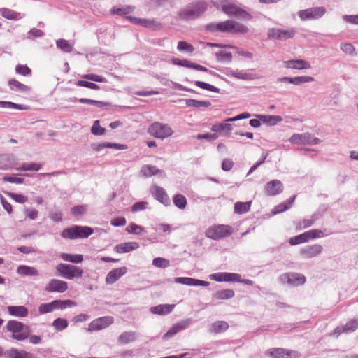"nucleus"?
Returning <instances> with one entry per match:
<instances>
[{"mask_svg": "<svg viewBox=\"0 0 358 358\" xmlns=\"http://www.w3.org/2000/svg\"><path fill=\"white\" fill-rule=\"evenodd\" d=\"M208 4L205 1H199L192 3L181 9L178 17L182 20H193L201 16L207 10Z\"/></svg>", "mask_w": 358, "mask_h": 358, "instance_id": "nucleus-1", "label": "nucleus"}, {"mask_svg": "<svg viewBox=\"0 0 358 358\" xmlns=\"http://www.w3.org/2000/svg\"><path fill=\"white\" fill-rule=\"evenodd\" d=\"M6 328L8 331L12 334L11 338L17 341L27 340L31 331L29 326L15 320H9Z\"/></svg>", "mask_w": 358, "mask_h": 358, "instance_id": "nucleus-2", "label": "nucleus"}, {"mask_svg": "<svg viewBox=\"0 0 358 358\" xmlns=\"http://www.w3.org/2000/svg\"><path fill=\"white\" fill-rule=\"evenodd\" d=\"M94 232L92 228L87 226L73 225L71 227L64 229L61 236L65 239L86 238Z\"/></svg>", "mask_w": 358, "mask_h": 358, "instance_id": "nucleus-3", "label": "nucleus"}, {"mask_svg": "<svg viewBox=\"0 0 358 358\" xmlns=\"http://www.w3.org/2000/svg\"><path fill=\"white\" fill-rule=\"evenodd\" d=\"M221 10L227 15L235 17L243 20H251L252 15L245 10L233 3H229L227 0L220 1Z\"/></svg>", "mask_w": 358, "mask_h": 358, "instance_id": "nucleus-4", "label": "nucleus"}, {"mask_svg": "<svg viewBox=\"0 0 358 358\" xmlns=\"http://www.w3.org/2000/svg\"><path fill=\"white\" fill-rule=\"evenodd\" d=\"M148 132L152 136L162 140L171 136L174 133L169 124L159 122L152 123L148 128Z\"/></svg>", "mask_w": 358, "mask_h": 358, "instance_id": "nucleus-5", "label": "nucleus"}, {"mask_svg": "<svg viewBox=\"0 0 358 358\" xmlns=\"http://www.w3.org/2000/svg\"><path fill=\"white\" fill-rule=\"evenodd\" d=\"M56 270L62 277L67 280L80 278L83 276V269L77 266L67 264H59L56 266Z\"/></svg>", "mask_w": 358, "mask_h": 358, "instance_id": "nucleus-6", "label": "nucleus"}, {"mask_svg": "<svg viewBox=\"0 0 358 358\" xmlns=\"http://www.w3.org/2000/svg\"><path fill=\"white\" fill-rule=\"evenodd\" d=\"M76 303L71 300H54L52 302L42 303L38 307V313L41 315L52 313L55 310L65 309L67 307L75 306Z\"/></svg>", "mask_w": 358, "mask_h": 358, "instance_id": "nucleus-7", "label": "nucleus"}, {"mask_svg": "<svg viewBox=\"0 0 358 358\" xmlns=\"http://www.w3.org/2000/svg\"><path fill=\"white\" fill-rule=\"evenodd\" d=\"M296 31L294 28L277 29L271 28L268 30L267 36L271 39H276L279 41H286L294 37Z\"/></svg>", "mask_w": 358, "mask_h": 358, "instance_id": "nucleus-8", "label": "nucleus"}, {"mask_svg": "<svg viewBox=\"0 0 358 358\" xmlns=\"http://www.w3.org/2000/svg\"><path fill=\"white\" fill-rule=\"evenodd\" d=\"M327 12L323 6L313 7L298 12V15L303 21L317 20L322 17Z\"/></svg>", "mask_w": 358, "mask_h": 358, "instance_id": "nucleus-9", "label": "nucleus"}, {"mask_svg": "<svg viewBox=\"0 0 358 358\" xmlns=\"http://www.w3.org/2000/svg\"><path fill=\"white\" fill-rule=\"evenodd\" d=\"M231 228L226 225H218L210 227L206 231V236L213 240H218L229 236Z\"/></svg>", "mask_w": 358, "mask_h": 358, "instance_id": "nucleus-10", "label": "nucleus"}, {"mask_svg": "<svg viewBox=\"0 0 358 358\" xmlns=\"http://www.w3.org/2000/svg\"><path fill=\"white\" fill-rule=\"evenodd\" d=\"M289 141L293 144L303 145H317L321 142V140L311 135L309 133L294 134L289 139Z\"/></svg>", "mask_w": 358, "mask_h": 358, "instance_id": "nucleus-11", "label": "nucleus"}, {"mask_svg": "<svg viewBox=\"0 0 358 358\" xmlns=\"http://www.w3.org/2000/svg\"><path fill=\"white\" fill-rule=\"evenodd\" d=\"M223 27L224 32H229L234 34H245L249 31L245 25L233 20L224 21Z\"/></svg>", "mask_w": 358, "mask_h": 358, "instance_id": "nucleus-12", "label": "nucleus"}, {"mask_svg": "<svg viewBox=\"0 0 358 358\" xmlns=\"http://www.w3.org/2000/svg\"><path fill=\"white\" fill-rule=\"evenodd\" d=\"M265 355L273 358H297L299 357V353L296 351L279 348L269 349L266 351Z\"/></svg>", "mask_w": 358, "mask_h": 358, "instance_id": "nucleus-13", "label": "nucleus"}, {"mask_svg": "<svg viewBox=\"0 0 358 358\" xmlns=\"http://www.w3.org/2000/svg\"><path fill=\"white\" fill-rule=\"evenodd\" d=\"M279 280L282 283H287L291 286L301 285L306 281L303 275L295 273H283L279 277Z\"/></svg>", "mask_w": 358, "mask_h": 358, "instance_id": "nucleus-14", "label": "nucleus"}, {"mask_svg": "<svg viewBox=\"0 0 358 358\" xmlns=\"http://www.w3.org/2000/svg\"><path fill=\"white\" fill-rule=\"evenodd\" d=\"M114 319L111 316H104L94 320L90 322L88 327L89 331H99L111 325Z\"/></svg>", "mask_w": 358, "mask_h": 358, "instance_id": "nucleus-15", "label": "nucleus"}, {"mask_svg": "<svg viewBox=\"0 0 358 358\" xmlns=\"http://www.w3.org/2000/svg\"><path fill=\"white\" fill-rule=\"evenodd\" d=\"M322 250L323 248L321 245L314 244L302 248L300 250L299 253L306 259H311L321 254Z\"/></svg>", "mask_w": 358, "mask_h": 358, "instance_id": "nucleus-16", "label": "nucleus"}, {"mask_svg": "<svg viewBox=\"0 0 358 358\" xmlns=\"http://www.w3.org/2000/svg\"><path fill=\"white\" fill-rule=\"evenodd\" d=\"M68 289V283L65 281L52 279L46 285L45 290L49 292L64 293Z\"/></svg>", "mask_w": 358, "mask_h": 358, "instance_id": "nucleus-17", "label": "nucleus"}, {"mask_svg": "<svg viewBox=\"0 0 358 358\" xmlns=\"http://www.w3.org/2000/svg\"><path fill=\"white\" fill-rule=\"evenodd\" d=\"M210 279L217 282H236L241 280V275L238 273L222 272L211 274Z\"/></svg>", "mask_w": 358, "mask_h": 358, "instance_id": "nucleus-18", "label": "nucleus"}, {"mask_svg": "<svg viewBox=\"0 0 358 358\" xmlns=\"http://www.w3.org/2000/svg\"><path fill=\"white\" fill-rule=\"evenodd\" d=\"M192 323L190 318L182 320L175 324H173L169 331L163 336V340H168L169 338L173 336L178 331L185 329Z\"/></svg>", "mask_w": 358, "mask_h": 358, "instance_id": "nucleus-19", "label": "nucleus"}, {"mask_svg": "<svg viewBox=\"0 0 358 358\" xmlns=\"http://www.w3.org/2000/svg\"><path fill=\"white\" fill-rule=\"evenodd\" d=\"M16 158L12 154L0 155V169L3 171L15 169L17 165Z\"/></svg>", "mask_w": 358, "mask_h": 358, "instance_id": "nucleus-20", "label": "nucleus"}, {"mask_svg": "<svg viewBox=\"0 0 358 358\" xmlns=\"http://www.w3.org/2000/svg\"><path fill=\"white\" fill-rule=\"evenodd\" d=\"M314 81V78L312 76H303L296 77H282L278 79V83H289L294 85H301L303 83Z\"/></svg>", "mask_w": 358, "mask_h": 358, "instance_id": "nucleus-21", "label": "nucleus"}, {"mask_svg": "<svg viewBox=\"0 0 358 358\" xmlns=\"http://www.w3.org/2000/svg\"><path fill=\"white\" fill-rule=\"evenodd\" d=\"M283 190V185L279 180H273L266 183L264 191L268 196H275L281 193Z\"/></svg>", "mask_w": 358, "mask_h": 358, "instance_id": "nucleus-22", "label": "nucleus"}, {"mask_svg": "<svg viewBox=\"0 0 358 358\" xmlns=\"http://www.w3.org/2000/svg\"><path fill=\"white\" fill-rule=\"evenodd\" d=\"M358 328V317L352 319L348 321L345 325L337 327L334 332L333 335L338 336L342 333H350L353 332Z\"/></svg>", "mask_w": 358, "mask_h": 358, "instance_id": "nucleus-23", "label": "nucleus"}, {"mask_svg": "<svg viewBox=\"0 0 358 358\" xmlns=\"http://www.w3.org/2000/svg\"><path fill=\"white\" fill-rule=\"evenodd\" d=\"M283 64L287 69L296 70L309 69L311 68L310 62L304 59H292L284 61Z\"/></svg>", "mask_w": 358, "mask_h": 358, "instance_id": "nucleus-24", "label": "nucleus"}, {"mask_svg": "<svg viewBox=\"0 0 358 358\" xmlns=\"http://www.w3.org/2000/svg\"><path fill=\"white\" fill-rule=\"evenodd\" d=\"M174 282L178 284H182L188 286H203L208 287L210 283L207 281L194 279L187 277H178L174 279Z\"/></svg>", "mask_w": 358, "mask_h": 358, "instance_id": "nucleus-25", "label": "nucleus"}, {"mask_svg": "<svg viewBox=\"0 0 358 358\" xmlns=\"http://www.w3.org/2000/svg\"><path fill=\"white\" fill-rule=\"evenodd\" d=\"M151 192L155 196V198L159 201L160 203H163L165 206H169L171 203L170 199L165 192V190L155 185L151 189Z\"/></svg>", "mask_w": 358, "mask_h": 358, "instance_id": "nucleus-26", "label": "nucleus"}, {"mask_svg": "<svg viewBox=\"0 0 358 358\" xmlns=\"http://www.w3.org/2000/svg\"><path fill=\"white\" fill-rule=\"evenodd\" d=\"M127 271L126 267H120L110 271L106 278V282L108 285H112L117 281Z\"/></svg>", "mask_w": 358, "mask_h": 358, "instance_id": "nucleus-27", "label": "nucleus"}, {"mask_svg": "<svg viewBox=\"0 0 358 358\" xmlns=\"http://www.w3.org/2000/svg\"><path fill=\"white\" fill-rule=\"evenodd\" d=\"M5 358H34V355L25 350H18L15 348H10L3 352Z\"/></svg>", "mask_w": 358, "mask_h": 358, "instance_id": "nucleus-28", "label": "nucleus"}, {"mask_svg": "<svg viewBox=\"0 0 358 358\" xmlns=\"http://www.w3.org/2000/svg\"><path fill=\"white\" fill-rule=\"evenodd\" d=\"M224 73L228 76H231L234 78L243 80H251L257 78V76L254 73H247L243 71L226 70Z\"/></svg>", "mask_w": 358, "mask_h": 358, "instance_id": "nucleus-29", "label": "nucleus"}, {"mask_svg": "<svg viewBox=\"0 0 358 358\" xmlns=\"http://www.w3.org/2000/svg\"><path fill=\"white\" fill-rule=\"evenodd\" d=\"M138 248L139 244L136 242H126L115 245L114 250L117 253H124L135 250Z\"/></svg>", "mask_w": 358, "mask_h": 358, "instance_id": "nucleus-30", "label": "nucleus"}, {"mask_svg": "<svg viewBox=\"0 0 358 358\" xmlns=\"http://www.w3.org/2000/svg\"><path fill=\"white\" fill-rule=\"evenodd\" d=\"M16 272L18 275L25 276H37L39 275L38 271L35 268L26 265H20L17 268Z\"/></svg>", "mask_w": 358, "mask_h": 358, "instance_id": "nucleus-31", "label": "nucleus"}, {"mask_svg": "<svg viewBox=\"0 0 358 358\" xmlns=\"http://www.w3.org/2000/svg\"><path fill=\"white\" fill-rule=\"evenodd\" d=\"M8 311L12 316L24 317L28 315V309L23 306H10Z\"/></svg>", "mask_w": 358, "mask_h": 358, "instance_id": "nucleus-32", "label": "nucleus"}, {"mask_svg": "<svg viewBox=\"0 0 358 358\" xmlns=\"http://www.w3.org/2000/svg\"><path fill=\"white\" fill-rule=\"evenodd\" d=\"M175 305L162 304L151 307L150 310L153 314L164 315L171 313Z\"/></svg>", "mask_w": 358, "mask_h": 358, "instance_id": "nucleus-33", "label": "nucleus"}, {"mask_svg": "<svg viewBox=\"0 0 358 358\" xmlns=\"http://www.w3.org/2000/svg\"><path fill=\"white\" fill-rule=\"evenodd\" d=\"M255 116L263 123L268 124L269 125H275L278 122L282 121V118L279 115H255Z\"/></svg>", "mask_w": 358, "mask_h": 358, "instance_id": "nucleus-34", "label": "nucleus"}, {"mask_svg": "<svg viewBox=\"0 0 358 358\" xmlns=\"http://www.w3.org/2000/svg\"><path fill=\"white\" fill-rule=\"evenodd\" d=\"M0 14L8 20H19L24 17V14L15 12L8 8H1Z\"/></svg>", "mask_w": 358, "mask_h": 358, "instance_id": "nucleus-35", "label": "nucleus"}, {"mask_svg": "<svg viewBox=\"0 0 358 358\" xmlns=\"http://www.w3.org/2000/svg\"><path fill=\"white\" fill-rule=\"evenodd\" d=\"M234 292L232 289H222L216 292L213 294V299L216 300H225L229 299L234 296Z\"/></svg>", "mask_w": 358, "mask_h": 358, "instance_id": "nucleus-36", "label": "nucleus"}, {"mask_svg": "<svg viewBox=\"0 0 358 358\" xmlns=\"http://www.w3.org/2000/svg\"><path fill=\"white\" fill-rule=\"evenodd\" d=\"M295 199H296V195H294L292 197L289 199L286 202L282 203L279 204L278 206H275L272 210L273 214L275 215V214H278L280 213H282V212L287 210V209H289V208H291Z\"/></svg>", "mask_w": 358, "mask_h": 358, "instance_id": "nucleus-37", "label": "nucleus"}, {"mask_svg": "<svg viewBox=\"0 0 358 358\" xmlns=\"http://www.w3.org/2000/svg\"><path fill=\"white\" fill-rule=\"evenodd\" d=\"M137 334L134 331H124L118 337V341L122 344H127L136 341Z\"/></svg>", "mask_w": 358, "mask_h": 358, "instance_id": "nucleus-38", "label": "nucleus"}, {"mask_svg": "<svg viewBox=\"0 0 358 358\" xmlns=\"http://www.w3.org/2000/svg\"><path fill=\"white\" fill-rule=\"evenodd\" d=\"M42 166L41 164L31 162V163H22L20 167L15 168L16 171H37L41 169Z\"/></svg>", "mask_w": 358, "mask_h": 358, "instance_id": "nucleus-39", "label": "nucleus"}, {"mask_svg": "<svg viewBox=\"0 0 358 358\" xmlns=\"http://www.w3.org/2000/svg\"><path fill=\"white\" fill-rule=\"evenodd\" d=\"M60 257L64 261L72 262L74 264L80 263L83 260V255L80 254L72 255L68 253H62L60 255Z\"/></svg>", "mask_w": 358, "mask_h": 358, "instance_id": "nucleus-40", "label": "nucleus"}, {"mask_svg": "<svg viewBox=\"0 0 358 358\" xmlns=\"http://www.w3.org/2000/svg\"><path fill=\"white\" fill-rule=\"evenodd\" d=\"M251 207V201L236 202L234 204V213L236 214H244L248 212Z\"/></svg>", "mask_w": 358, "mask_h": 358, "instance_id": "nucleus-41", "label": "nucleus"}, {"mask_svg": "<svg viewBox=\"0 0 358 358\" xmlns=\"http://www.w3.org/2000/svg\"><path fill=\"white\" fill-rule=\"evenodd\" d=\"M185 103L189 107L194 108H208L211 106V103L207 101H198L195 99H188L185 100Z\"/></svg>", "mask_w": 358, "mask_h": 358, "instance_id": "nucleus-42", "label": "nucleus"}, {"mask_svg": "<svg viewBox=\"0 0 358 358\" xmlns=\"http://www.w3.org/2000/svg\"><path fill=\"white\" fill-rule=\"evenodd\" d=\"M8 85L11 90H17L20 92H25L29 91L30 90V88L28 86L20 83L19 81L15 79L10 80L8 82Z\"/></svg>", "mask_w": 358, "mask_h": 358, "instance_id": "nucleus-43", "label": "nucleus"}, {"mask_svg": "<svg viewBox=\"0 0 358 358\" xmlns=\"http://www.w3.org/2000/svg\"><path fill=\"white\" fill-rule=\"evenodd\" d=\"M135 8L133 6H124L122 7H113L111 10V13L113 14H116L118 15H124L129 13H132L134 10Z\"/></svg>", "mask_w": 358, "mask_h": 358, "instance_id": "nucleus-44", "label": "nucleus"}, {"mask_svg": "<svg viewBox=\"0 0 358 358\" xmlns=\"http://www.w3.org/2000/svg\"><path fill=\"white\" fill-rule=\"evenodd\" d=\"M141 26L152 30H158L162 27L159 22L148 19H142Z\"/></svg>", "mask_w": 358, "mask_h": 358, "instance_id": "nucleus-45", "label": "nucleus"}, {"mask_svg": "<svg viewBox=\"0 0 358 358\" xmlns=\"http://www.w3.org/2000/svg\"><path fill=\"white\" fill-rule=\"evenodd\" d=\"M229 328V324L224 321H218L211 324L210 331L214 333H220L224 331Z\"/></svg>", "mask_w": 358, "mask_h": 358, "instance_id": "nucleus-46", "label": "nucleus"}, {"mask_svg": "<svg viewBox=\"0 0 358 358\" xmlns=\"http://www.w3.org/2000/svg\"><path fill=\"white\" fill-rule=\"evenodd\" d=\"M69 322L67 320L64 318H57L55 319L52 323V326L55 331H61L68 327Z\"/></svg>", "mask_w": 358, "mask_h": 358, "instance_id": "nucleus-47", "label": "nucleus"}, {"mask_svg": "<svg viewBox=\"0 0 358 358\" xmlns=\"http://www.w3.org/2000/svg\"><path fill=\"white\" fill-rule=\"evenodd\" d=\"M56 45L62 52L69 53L73 50V45L65 39H58L56 41Z\"/></svg>", "mask_w": 358, "mask_h": 358, "instance_id": "nucleus-48", "label": "nucleus"}, {"mask_svg": "<svg viewBox=\"0 0 358 358\" xmlns=\"http://www.w3.org/2000/svg\"><path fill=\"white\" fill-rule=\"evenodd\" d=\"M159 171V170L156 166L152 165H145L141 170V173L146 177L156 175Z\"/></svg>", "mask_w": 358, "mask_h": 358, "instance_id": "nucleus-49", "label": "nucleus"}, {"mask_svg": "<svg viewBox=\"0 0 358 358\" xmlns=\"http://www.w3.org/2000/svg\"><path fill=\"white\" fill-rule=\"evenodd\" d=\"M173 202L179 209H185L187 206V199L182 194H176L173 199Z\"/></svg>", "mask_w": 358, "mask_h": 358, "instance_id": "nucleus-50", "label": "nucleus"}, {"mask_svg": "<svg viewBox=\"0 0 358 358\" xmlns=\"http://www.w3.org/2000/svg\"><path fill=\"white\" fill-rule=\"evenodd\" d=\"M224 22H212L206 25V30L210 32L220 31L224 32Z\"/></svg>", "mask_w": 358, "mask_h": 358, "instance_id": "nucleus-51", "label": "nucleus"}, {"mask_svg": "<svg viewBox=\"0 0 358 358\" xmlns=\"http://www.w3.org/2000/svg\"><path fill=\"white\" fill-rule=\"evenodd\" d=\"M152 265L160 268H165L169 266V259L162 257H156L152 260Z\"/></svg>", "mask_w": 358, "mask_h": 358, "instance_id": "nucleus-52", "label": "nucleus"}, {"mask_svg": "<svg viewBox=\"0 0 358 358\" xmlns=\"http://www.w3.org/2000/svg\"><path fill=\"white\" fill-rule=\"evenodd\" d=\"M2 181L3 182H11L15 184H22L24 182V179L22 178L17 177L15 174L10 175V176H4L2 178Z\"/></svg>", "mask_w": 358, "mask_h": 358, "instance_id": "nucleus-53", "label": "nucleus"}, {"mask_svg": "<svg viewBox=\"0 0 358 358\" xmlns=\"http://www.w3.org/2000/svg\"><path fill=\"white\" fill-rule=\"evenodd\" d=\"M78 101L80 103H87V104L94 105L96 107H103V106H107L110 105V103H108V102H103V101H96V100L85 99V98H81V99H78Z\"/></svg>", "mask_w": 358, "mask_h": 358, "instance_id": "nucleus-54", "label": "nucleus"}, {"mask_svg": "<svg viewBox=\"0 0 358 358\" xmlns=\"http://www.w3.org/2000/svg\"><path fill=\"white\" fill-rule=\"evenodd\" d=\"M194 84L196 86H197L200 88H202V89L210 91V92H213L218 93L220 90L219 88H217L210 84L204 83L203 81L197 80V81H195Z\"/></svg>", "mask_w": 358, "mask_h": 358, "instance_id": "nucleus-55", "label": "nucleus"}, {"mask_svg": "<svg viewBox=\"0 0 358 358\" xmlns=\"http://www.w3.org/2000/svg\"><path fill=\"white\" fill-rule=\"evenodd\" d=\"M215 57L218 62L226 61L228 62H231L232 60V55L231 52L220 51L215 53Z\"/></svg>", "mask_w": 358, "mask_h": 358, "instance_id": "nucleus-56", "label": "nucleus"}, {"mask_svg": "<svg viewBox=\"0 0 358 358\" xmlns=\"http://www.w3.org/2000/svg\"><path fill=\"white\" fill-rule=\"evenodd\" d=\"M177 48L179 51L187 52L189 53H192L194 50L193 45L186 41H179Z\"/></svg>", "mask_w": 358, "mask_h": 358, "instance_id": "nucleus-57", "label": "nucleus"}, {"mask_svg": "<svg viewBox=\"0 0 358 358\" xmlns=\"http://www.w3.org/2000/svg\"><path fill=\"white\" fill-rule=\"evenodd\" d=\"M231 124L228 123H222L220 124L213 125L211 129L213 131L219 132V131H226L230 132L231 130Z\"/></svg>", "mask_w": 358, "mask_h": 358, "instance_id": "nucleus-58", "label": "nucleus"}, {"mask_svg": "<svg viewBox=\"0 0 358 358\" xmlns=\"http://www.w3.org/2000/svg\"><path fill=\"white\" fill-rule=\"evenodd\" d=\"M106 129L100 126L99 121H94L92 129L91 132L96 136H101L105 134Z\"/></svg>", "mask_w": 358, "mask_h": 358, "instance_id": "nucleus-59", "label": "nucleus"}, {"mask_svg": "<svg viewBox=\"0 0 358 358\" xmlns=\"http://www.w3.org/2000/svg\"><path fill=\"white\" fill-rule=\"evenodd\" d=\"M307 241H307L306 234H305V233H303L300 235H298V236L291 238L289 241V243L291 245H295L303 243H305Z\"/></svg>", "mask_w": 358, "mask_h": 358, "instance_id": "nucleus-60", "label": "nucleus"}, {"mask_svg": "<svg viewBox=\"0 0 358 358\" xmlns=\"http://www.w3.org/2000/svg\"><path fill=\"white\" fill-rule=\"evenodd\" d=\"M340 47L341 50L347 55H354L355 54V49L350 43H342Z\"/></svg>", "mask_w": 358, "mask_h": 358, "instance_id": "nucleus-61", "label": "nucleus"}, {"mask_svg": "<svg viewBox=\"0 0 358 358\" xmlns=\"http://www.w3.org/2000/svg\"><path fill=\"white\" fill-rule=\"evenodd\" d=\"M126 231L129 234H140L141 233L143 232L145 230H144L143 227H142L141 226H139L136 224L132 223L127 227Z\"/></svg>", "mask_w": 358, "mask_h": 358, "instance_id": "nucleus-62", "label": "nucleus"}, {"mask_svg": "<svg viewBox=\"0 0 358 358\" xmlns=\"http://www.w3.org/2000/svg\"><path fill=\"white\" fill-rule=\"evenodd\" d=\"M307 241L309 239H313L316 238L323 237L324 233L322 231L319 229H313L305 232Z\"/></svg>", "mask_w": 358, "mask_h": 358, "instance_id": "nucleus-63", "label": "nucleus"}, {"mask_svg": "<svg viewBox=\"0 0 358 358\" xmlns=\"http://www.w3.org/2000/svg\"><path fill=\"white\" fill-rule=\"evenodd\" d=\"M82 78L86 80H90L94 82L99 83H104L106 82V78L94 73H88L82 76Z\"/></svg>", "mask_w": 358, "mask_h": 358, "instance_id": "nucleus-64", "label": "nucleus"}]
</instances>
